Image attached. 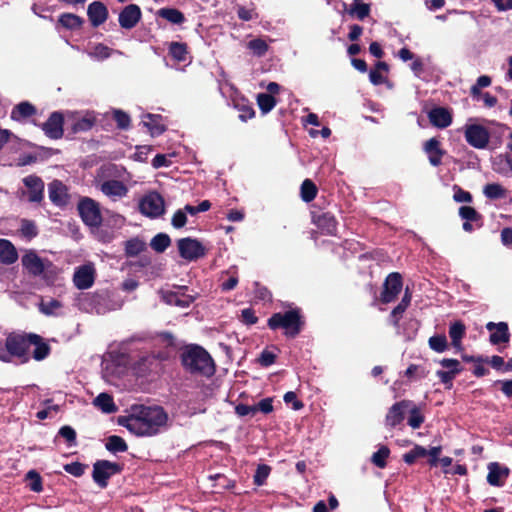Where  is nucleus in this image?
Returning <instances> with one entry per match:
<instances>
[{
  "label": "nucleus",
  "instance_id": "obj_1",
  "mask_svg": "<svg viewBox=\"0 0 512 512\" xmlns=\"http://www.w3.org/2000/svg\"><path fill=\"white\" fill-rule=\"evenodd\" d=\"M168 414L161 406L132 405L127 416H120L118 424L136 436H154L167 425Z\"/></svg>",
  "mask_w": 512,
  "mask_h": 512
},
{
  "label": "nucleus",
  "instance_id": "obj_2",
  "mask_svg": "<svg viewBox=\"0 0 512 512\" xmlns=\"http://www.w3.org/2000/svg\"><path fill=\"white\" fill-rule=\"evenodd\" d=\"M180 362L184 370L191 375L209 378L216 372L215 362L209 352L197 344H189L182 349Z\"/></svg>",
  "mask_w": 512,
  "mask_h": 512
},
{
  "label": "nucleus",
  "instance_id": "obj_3",
  "mask_svg": "<svg viewBox=\"0 0 512 512\" xmlns=\"http://www.w3.org/2000/svg\"><path fill=\"white\" fill-rule=\"evenodd\" d=\"M305 325V316L299 307L273 313L267 320L269 329L273 331L283 329L284 336L290 339L296 338L302 332Z\"/></svg>",
  "mask_w": 512,
  "mask_h": 512
},
{
  "label": "nucleus",
  "instance_id": "obj_4",
  "mask_svg": "<svg viewBox=\"0 0 512 512\" xmlns=\"http://www.w3.org/2000/svg\"><path fill=\"white\" fill-rule=\"evenodd\" d=\"M37 339L35 333L12 332L5 339V347L11 356L18 358L21 363H27L31 358L29 349L32 341Z\"/></svg>",
  "mask_w": 512,
  "mask_h": 512
},
{
  "label": "nucleus",
  "instance_id": "obj_5",
  "mask_svg": "<svg viewBox=\"0 0 512 512\" xmlns=\"http://www.w3.org/2000/svg\"><path fill=\"white\" fill-rule=\"evenodd\" d=\"M123 471V465L109 460H97L93 464L92 479L101 488L108 486L109 479Z\"/></svg>",
  "mask_w": 512,
  "mask_h": 512
},
{
  "label": "nucleus",
  "instance_id": "obj_6",
  "mask_svg": "<svg viewBox=\"0 0 512 512\" xmlns=\"http://www.w3.org/2000/svg\"><path fill=\"white\" fill-rule=\"evenodd\" d=\"M77 209L85 225L93 228L101 226L103 218L98 202L89 197L79 200Z\"/></svg>",
  "mask_w": 512,
  "mask_h": 512
},
{
  "label": "nucleus",
  "instance_id": "obj_7",
  "mask_svg": "<svg viewBox=\"0 0 512 512\" xmlns=\"http://www.w3.org/2000/svg\"><path fill=\"white\" fill-rule=\"evenodd\" d=\"M180 256L187 261H196L206 255V248L195 238L185 237L177 241Z\"/></svg>",
  "mask_w": 512,
  "mask_h": 512
},
{
  "label": "nucleus",
  "instance_id": "obj_8",
  "mask_svg": "<svg viewBox=\"0 0 512 512\" xmlns=\"http://www.w3.org/2000/svg\"><path fill=\"white\" fill-rule=\"evenodd\" d=\"M139 210L150 218H158L165 212L164 198L158 192H151L141 199Z\"/></svg>",
  "mask_w": 512,
  "mask_h": 512
},
{
  "label": "nucleus",
  "instance_id": "obj_9",
  "mask_svg": "<svg viewBox=\"0 0 512 512\" xmlns=\"http://www.w3.org/2000/svg\"><path fill=\"white\" fill-rule=\"evenodd\" d=\"M23 268L32 277L42 276L48 267L52 266L49 260H43L35 251L30 250L21 258Z\"/></svg>",
  "mask_w": 512,
  "mask_h": 512
},
{
  "label": "nucleus",
  "instance_id": "obj_10",
  "mask_svg": "<svg viewBox=\"0 0 512 512\" xmlns=\"http://www.w3.org/2000/svg\"><path fill=\"white\" fill-rule=\"evenodd\" d=\"M464 136L466 142L476 149H485L489 146L487 128L480 124L465 126Z\"/></svg>",
  "mask_w": 512,
  "mask_h": 512
},
{
  "label": "nucleus",
  "instance_id": "obj_11",
  "mask_svg": "<svg viewBox=\"0 0 512 512\" xmlns=\"http://www.w3.org/2000/svg\"><path fill=\"white\" fill-rule=\"evenodd\" d=\"M403 287L402 276L398 272L390 273L383 284V291L381 292L380 301L384 304L393 302Z\"/></svg>",
  "mask_w": 512,
  "mask_h": 512
},
{
  "label": "nucleus",
  "instance_id": "obj_12",
  "mask_svg": "<svg viewBox=\"0 0 512 512\" xmlns=\"http://www.w3.org/2000/svg\"><path fill=\"white\" fill-rule=\"evenodd\" d=\"M412 406L411 400H401L395 402L387 411L385 416V426L388 429H394L400 425H402L405 420V416L408 408Z\"/></svg>",
  "mask_w": 512,
  "mask_h": 512
},
{
  "label": "nucleus",
  "instance_id": "obj_13",
  "mask_svg": "<svg viewBox=\"0 0 512 512\" xmlns=\"http://www.w3.org/2000/svg\"><path fill=\"white\" fill-rule=\"evenodd\" d=\"M312 223L326 235H336L338 222L331 212L312 211Z\"/></svg>",
  "mask_w": 512,
  "mask_h": 512
},
{
  "label": "nucleus",
  "instance_id": "obj_14",
  "mask_svg": "<svg viewBox=\"0 0 512 512\" xmlns=\"http://www.w3.org/2000/svg\"><path fill=\"white\" fill-rule=\"evenodd\" d=\"M64 116L61 112L55 111L50 114L47 121L41 124V129L50 139H60L64 134Z\"/></svg>",
  "mask_w": 512,
  "mask_h": 512
},
{
  "label": "nucleus",
  "instance_id": "obj_15",
  "mask_svg": "<svg viewBox=\"0 0 512 512\" xmlns=\"http://www.w3.org/2000/svg\"><path fill=\"white\" fill-rule=\"evenodd\" d=\"M187 286L178 287L176 291H163L162 292V300L171 306H177L180 308L189 307L193 301L194 297L185 293L187 291Z\"/></svg>",
  "mask_w": 512,
  "mask_h": 512
},
{
  "label": "nucleus",
  "instance_id": "obj_16",
  "mask_svg": "<svg viewBox=\"0 0 512 512\" xmlns=\"http://www.w3.org/2000/svg\"><path fill=\"white\" fill-rule=\"evenodd\" d=\"M488 474L486 480L489 485L494 487L504 486L511 470L509 467L500 464L499 462H490L487 466Z\"/></svg>",
  "mask_w": 512,
  "mask_h": 512
},
{
  "label": "nucleus",
  "instance_id": "obj_17",
  "mask_svg": "<svg viewBox=\"0 0 512 512\" xmlns=\"http://www.w3.org/2000/svg\"><path fill=\"white\" fill-rule=\"evenodd\" d=\"M458 214L461 219L465 220L462 225L465 232L471 233L474 231L473 223L476 224L477 228L483 225V216L472 206H461Z\"/></svg>",
  "mask_w": 512,
  "mask_h": 512
},
{
  "label": "nucleus",
  "instance_id": "obj_18",
  "mask_svg": "<svg viewBox=\"0 0 512 512\" xmlns=\"http://www.w3.org/2000/svg\"><path fill=\"white\" fill-rule=\"evenodd\" d=\"M486 329L491 332L489 341L492 345H499L510 341L511 334L506 322H488Z\"/></svg>",
  "mask_w": 512,
  "mask_h": 512
},
{
  "label": "nucleus",
  "instance_id": "obj_19",
  "mask_svg": "<svg viewBox=\"0 0 512 512\" xmlns=\"http://www.w3.org/2000/svg\"><path fill=\"white\" fill-rule=\"evenodd\" d=\"M142 16L141 9L136 4H129L123 8L119 14V24L124 29L134 28Z\"/></svg>",
  "mask_w": 512,
  "mask_h": 512
},
{
  "label": "nucleus",
  "instance_id": "obj_20",
  "mask_svg": "<svg viewBox=\"0 0 512 512\" xmlns=\"http://www.w3.org/2000/svg\"><path fill=\"white\" fill-rule=\"evenodd\" d=\"M423 150L432 166L438 167L442 164V158L446 151L441 148V142L437 138L433 137L427 140L423 145Z\"/></svg>",
  "mask_w": 512,
  "mask_h": 512
},
{
  "label": "nucleus",
  "instance_id": "obj_21",
  "mask_svg": "<svg viewBox=\"0 0 512 512\" xmlns=\"http://www.w3.org/2000/svg\"><path fill=\"white\" fill-rule=\"evenodd\" d=\"M87 15L93 27H99L108 19L109 12L106 5L100 1H94L87 8Z\"/></svg>",
  "mask_w": 512,
  "mask_h": 512
},
{
  "label": "nucleus",
  "instance_id": "obj_22",
  "mask_svg": "<svg viewBox=\"0 0 512 512\" xmlns=\"http://www.w3.org/2000/svg\"><path fill=\"white\" fill-rule=\"evenodd\" d=\"M24 185L28 189V200L30 202H40L43 199L44 182L35 175H29L23 179Z\"/></svg>",
  "mask_w": 512,
  "mask_h": 512
},
{
  "label": "nucleus",
  "instance_id": "obj_23",
  "mask_svg": "<svg viewBox=\"0 0 512 512\" xmlns=\"http://www.w3.org/2000/svg\"><path fill=\"white\" fill-rule=\"evenodd\" d=\"M430 123L439 129L447 128L452 123V114L445 107H434L428 112Z\"/></svg>",
  "mask_w": 512,
  "mask_h": 512
},
{
  "label": "nucleus",
  "instance_id": "obj_24",
  "mask_svg": "<svg viewBox=\"0 0 512 512\" xmlns=\"http://www.w3.org/2000/svg\"><path fill=\"white\" fill-rule=\"evenodd\" d=\"M50 201L56 206H65L68 202L66 186L60 180H53L48 185Z\"/></svg>",
  "mask_w": 512,
  "mask_h": 512
},
{
  "label": "nucleus",
  "instance_id": "obj_25",
  "mask_svg": "<svg viewBox=\"0 0 512 512\" xmlns=\"http://www.w3.org/2000/svg\"><path fill=\"white\" fill-rule=\"evenodd\" d=\"M73 282L80 290L90 288L94 283V270L89 266H81L74 273Z\"/></svg>",
  "mask_w": 512,
  "mask_h": 512
},
{
  "label": "nucleus",
  "instance_id": "obj_26",
  "mask_svg": "<svg viewBox=\"0 0 512 512\" xmlns=\"http://www.w3.org/2000/svg\"><path fill=\"white\" fill-rule=\"evenodd\" d=\"M100 190L103 194L113 199L122 198L128 193L126 185L119 180L104 181L100 186Z\"/></svg>",
  "mask_w": 512,
  "mask_h": 512
},
{
  "label": "nucleus",
  "instance_id": "obj_27",
  "mask_svg": "<svg viewBox=\"0 0 512 512\" xmlns=\"http://www.w3.org/2000/svg\"><path fill=\"white\" fill-rule=\"evenodd\" d=\"M492 126L487 128L488 141L491 149L499 148L503 143L505 132L509 129L506 124L495 121L489 122Z\"/></svg>",
  "mask_w": 512,
  "mask_h": 512
},
{
  "label": "nucleus",
  "instance_id": "obj_28",
  "mask_svg": "<svg viewBox=\"0 0 512 512\" xmlns=\"http://www.w3.org/2000/svg\"><path fill=\"white\" fill-rule=\"evenodd\" d=\"M18 259V253L15 246L6 239H0V262L5 265H11Z\"/></svg>",
  "mask_w": 512,
  "mask_h": 512
},
{
  "label": "nucleus",
  "instance_id": "obj_29",
  "mask_svg": "<svg viewBox=\"0 0 512 512\" xmlns=\"http://www.w3.org/2000/svg\"><path fill=\"white\" fill-rule=\"evenodd\" d=\"M37 112L36 107L28 101H23L14 106L11 111L10 117L14 121H22L35 115Z\"/></svg>",
  "mask_w": 512,
  "mask_h": 512
},
{
  "label": "nucleus",
  "instance_id": "obj_30",
  "mask_svg": "<svg viewBox=\"0 0 512 512\" xmlns=\"http://www.w3.org/2000/svg\"><path fill=\"white\" fill-rule=\"evenodd\" d=\"M162 117L158 114L148 113L144 116L143 125L149 130L151 136H159L166 131L165 125L161 124Z\"/></svg>",
  "mask_w": 512,
  "mask_h": 512
},
{
  "label": "nucleus",
  "instance_id": "obj_31",
  "mask_svg": "<svg viewBox=\"0 0 512 512\" xmlns=\"http://www.w3.org/2000/svg\"><path fill=\"white\" fill-rule=\"evenodd\" d=\"M36 337L38 339L32 341V345L35 346L32 352V358L36 361H42L50 355L51 347L45 342L42 336L36 334Z\"/></svg>",
  "mask_w": 512,
  "mask_h": 512
},
{
  "label": "nucleus",
  "instance_id": "obj_32",
  "mask_svg": "<svg viewBox=\"0 0 512 512\" xmlns=\"http://www.w3.org/2000/svg\"><path fill=\"white\" fill-rule=\"evenodd\" d=\"M58 23L68 30H78L84 24V19L73 13H62L58 18Z\"/></svg>",
  "mask_w": 512,
  "mask_h": 512
},
{
  "label": "nucleus",
  "instance_id": "obj_33",
  "mask_svg": "<svg viewBox=\"0 0 512 512\" xmlns=\"http://www.w3.org/2000/svg\"><path fill=\"white\" fill-rule=\"evenodd\" d=\"M382 71L388 73L389 65L384 61H378L369 72V80L373 85H382L387 82V78L381 73Z\"/></svg>",
  "mask_w": 512,
  "mask_h": 512
},
{
  "label": "nucleus",
  "instance_id": "obj_34",
  "mask_svg": "<svg viewBox=\"0 0 512 512\" xmlns=\"http://www.w3.org/2000/svg\"><path fill=\"white\" fill-rule=\"evenodd\" d=\"M344 8L346 9L349 16L352 18H357L358 20H364L366 17L370 15L371 7L370 4L355 2L349 8H347V4L343 3Z\"/></svg>",
  "mask_w": 512,
  "mask_h": 512
},
{
  "label": "nucleus",
  "instance_id": "obj_35",
  "mask_svg": "<svg viewBox=\"0 0 512 512\" xmlns=\"http://www.w3.org/2000/svg\"><path fill=\"white\" fill-rule=\"evenodd\" d=\"M94 405L107 414L115 413L117 411V406L114 403L113 397L108 393H100L94 399Z\"/></svg>",
  "mask_w": 512,
  "mask_h": 512
},
{
  "label": "nucleus",
  "instance_id": "obj_36",
  "mask_svg": "<svg viewBox=\"0 0 512 512\" xmlns=\"http://www.w3.org/2000/svg\"><path fill=\"white\" fill-rule=\"evenodd\" d=\"M96 117L93 113H86L82 118L77 119L72 125L73 133L87 132L93 128Z\"/></svg>",
  "mask_w": 512,
  "mask_h": 512
},
{
  "label": "nucleus",
  "instance_id": "obj_37",
  "mask_svg": "<svg viewBox=\"0 0 512 512\" xmlns=\"http://www.w3.org/2000/svg\"><path fill=\"white\" fill-rule=\"evenodd\" d=\"M466 327L462 321H455L449 327V336L455 348H461V340L465 336Z\"/></svg>",
  "mask_w": 512,
  "mask_h": 512
},
{
  "label": "nucleus",
  "instance_id": "obj_38",
  "mask_svg": "<svg viewBox=\"0 0 512 512\" xmlns=\"http://www.w3.org/2000/svg\"><path fill=\"white\" fill-rule=\"evenodd\" d=\"M407 412L409 413V416H408V420H407V424L412 428V429H418L421 427V425L424 423L425 421V417L420 409L419 406H417L413 401H412V406H410V408H408Z\"/></svg>",
  "mask_w": 512,
  "mask_h": 512
},
{
  "label": "nucleus",
  "instance_id": "obj_39",
  "mask_svg": "<svg viewBox=\"0 0 512 512\" xmlns=\"http://www.w3.org/2000/svg\"><path fill=\"white\" fill-rule=\"evenodd\" d=\"M169 55L177 62H185L187 60L188 46L183 42H171L169 44Z\"/></svg>",
  "mask_w": 512,
  "mask_h": 512
},
{
  "label": "nucleus",
  "instance_id": "obj_40",
  "mask_svg": "<svg viewBox=\"0 0 512 512\" xmlns=\"http://www.w3.org/2000/svg\"><path fill=\"white\" fill-rule=\"evenodd\" d=\"M145 249L146 243L138 237L131 238L125 242L124 251L127 257L138 256Z\"/></svg>",
  "mask_w": 512,
  "mask_h": 512
},
{
  "label": "nucleus",
  "instance_id": "obj_41",
  "mask_svg": "<svg viewBox=\"0 0 512 512\" xmlns=\"http://www.w3.org/2000/svg\"><path fill=\"white\" fill-rule=\"evenodd\" d=\"M317 193H318V188L311 179H305L302 182L301 188H300V195H301V199L304 202L309 203V202L313 201L316 198Z\"/></svg>",
  "mask_w": 512,
  "mask_h": 512
},
{
  "label": "nucleus",
  "instance_id": "obj_42",
  "mask_svg": "<svg viewBox=\"0 0 512 512\" xmlns=\"http://www.w3.org/2000/svg\"><path fill=\"white\" fill-rule=\"evenodd\" d=\"M158 15L173 24H182L185 21L184 14L176 8H161Z\"/></svg>",
  "mask_w": 512,
  "mask_h": 512
},
{
  "label": "nucleus",
  "instance_id": "obj_43",
  "mask_svg": "<svg viewBox=\"0 0 512 512\" xmlns=\"http://www.w3.org/2000/svg\"><path fill=\"white\" fill-rule=\"evenodd\" d=\"M106 449L109 452L117 453V452H126L128 450V445L125 440L118 435H111L107 438V442L105 444Z\"/></svg>",
  "mask_w": 512,
  "mask_h": 512
},
{
  "label": "nucleus",
  "instance_id": "obj_44",
  "mask_svg": "<svg viewBox=\"0 0 512 512\" xmlns=\"http://www.w3.org/2000/svg\"><path fill=\"white\" fill-rule=\"evenodd\" d=\"M171 245V238L166 233H158L151 242V248L157 253H163Z\"/></svg>",
  "mask_w": 512,
  "mask_h": 512
},
{
  "label": "nucleus",
  "instance_id": "obj_45",
  "mask_svg": "<svg viewBox=\"0 0 512 512\" xmlns=\"http://www.w3.org/2000/svg\"><path fill=\"white\" fill-rule=\"evenodd\" d=\"M235 108L240 112L239 118L245 122L255 116V110L252 105L245 99L234 101Z\"/></svg>",
  "mask_w": 512,
  "mask_h": 512
},
{
  "label": "nucleus",
  "instance_id": "obj_46",
  "mask_svg": "<svg viewBox=\"0 0 512 512\" xmlns=\"http://www.w3.org/2000/svg\"><path fill=\"white\" fill-rule=\"evenodd\" d=\"M390 455V449L386 445H382L372 454L371 462L378 468L383 469L387 466V459Z\"/></svg>",
  "mask_w": 512,
  "mask_h": 512
},
{
  "label": "nucleus",
  "instance_id": "obj_47",
  "mask_svg": "<svg viewBox=\"0 0 512 512\" xmlns=\"http://www.w3.org/2000/svg\"><path fill=\"white\" fill-rule=\"evenodd\" d=\"M26 481H28L27 487L36 493L43 491V481L41 475L36 470H30L25 475Z\"/></svg>",
  "mask_w": 512,
  "mask_h": 512
},
{
  "label": "nucleus",
  "instance_id": "obj_48",
  "mask_svg": "<svg viewBox=\"0 0 512 512\" xmlns=\"http://www.w3.org/2000/svg\"><path fill=\"white\" fill-rule=\"evenodd\" d=\"M247 48L252 51L256 57H263L269 49V45L262 38H255L247 43Z\"/></svg>",
  "mask_w": 512,
  "mask_h": 512
},
{
  "label": "nucleus",
  "instance_id": "obj_49",
  "mask_svg": "<svg viewBox=\"0 0 512 512\" xmlns=\"http://www.w3.org/2000/svg\"><path fill=\"white\" fill-rule=\"evenodd\" d=\"M257 103L263 113L270 112L276 106V99L268 93H260L257 96Z\"/></svg>",
  "mask_w": 512,
  "mask_h": 512
},
{
  "label": "nucleus",
  "instance_id": "obj_50",
  "mask_svg": "<svg viewBox=\"0 0 512 512\" xmlns=\"http://www.w3.org/2000/svg\"><path fill=\"white\" fill-rule=\"evenodd\" d=\"M483 193L489 199H500L506 196V189L498 183H490L485 185Z\"/></svg>",
  "mask_w": 512,
  "mask_h": 512
},
{
  "label": "nucleus",
  "instance_id": "obj_51",
  "mask_svg": "<svg viewBox=\"0 0 512 512\" xmlns=\"http://www.w3.org/2000/svg\"><path fill=\"white\" fill-rule=\"evenodd\" d=\"M20 232L27 240H31L38 235V229L35 222L28 219L21 220Z\"/></svg>",
  "mask_w": 512,
  "mask_h": 512
},
{
  "label": "nucleus",
  "instance_id": "obj_52",
  "mask_svg": "<svg viewBox=\"0 0 512 512\" xmlns=\"http://www.w3.org/2000/svg\"><path fill=\"white\" fill-rule=\"evenodd\" d=\"M429 347L438 353H442L448 349L447 338L444 334L434 335L429 338Z\"/></svg>",
  "mask_w": 512,
  "mask_h": 512
},
{
  "label": "nucleus",
  "instance_id": "obj_53",
  "mask_svg": "<svg viewBox=\"0 0 512 512\" xmlns=\"http://www.w3.org/2000/svg\"><path fill=\"white\" fill-rule=\"evenodd\" d=\"M425 456H427V449L420 445H416L413 449L403 455V461L408 465H412L418 458Z\"/></svg>",
  "mask_w": 512,
  "mask_h": 512
},
{
  "label": "nucleus",
  "instance_id": "obj_54",
  "mask_svg": "<svg viewBox=\"0 0 512 512\" xmlns=\"http://www.w3.org/2000/svg\"><path fill=\"white\" fill-rule=\"evenodd\" d=\"M270 472L271 467L269 465L259 464L253 476L254 484L257 486H262L266 482Z\"/></svg>",
  "mask_w": 512,
  "mask_h": 512
},
{
  "label": "nucleus",
  "instance_id": "obj_55",
  "mask_svg": "<svg viewBox=\"0 0 512 512\" xmlns=\"http://www.w3.org/2000/svg\"><path fill=\"white\" fill-rule=\"evenodd\" d=\"M113 119L115 120L117 127L121 130H127L130 127L131 119L130 116L123 110L116 109L113 111Z\"/></svg>",
  "mask_w": 512,
  "mask_h": 512
},
{
  "label": "nucleus",
  "instance_id": "obj_56",
  "mask_svg": "<svg viewBox=\"0 0 512 512\" xmlns=\"http://www.w3.org/2000/svg\"><path fill=\"white\" fill-rule=\"evenodd\" d=\"M457 370H438L436 371V376L440 379L441 383L445 385L446 389H451L453 386V380L458 375Z\"/></svg>",
  "mask_w": 512,
  "mask_h": 512
},
{
  "label": "nucleus",
  "instance_id": "obj_57",
  "mask_svg": "<svg viewBox=\"0 0 512 512\" xmlns=\"http://www.w3.org/2000/svg\"><path fill=\"white\" fill-rule=\"evenodd\" d=\"M87 467L88 466L86 464H83L78 461L68 463L63 466L64 470L67 473L73 475L74 477H81L85 473Z\"/></svg>",
  "mask_w": 512,
  "mask_h": 512
},
{
  "label": "nucleus",
  "instance_id": "obj_58",
  "mask_svg": "<svg viewBox=\"0 0 512 512\" xmlns=\"http://www.w3.org/2000/svg\"><path fill=\"white\" fill-rule=\"evenodd\" d=\"M453 199L457 203H471L473 200L472 194L468 191L463 190L458 185H454Z\"/></svg>",
  "mask_w": 512,
  "mask_h": 512
},
{
  "label": "nucleus",
  "instance_id": "obj_59",
  "mask_svg": "<svg viewBox=\"0 0 512 512\" xmlns=\"http://www.w3.org/2000/svg\"><path fill=\"white\" fill-rule=\"evenodd\" d=\"M58 434L67 441L69 446L76 444V431L71 426H62L59 429Z\"/></svg>",
  "mask_w": 512,
  "mask_h": 512
},
{
  "label": "nucleus",
  "instance_id": "obj_60",
  "mask_svg": "<svg viewBox=\"0 0 512 512\" xmlns=\"http://www.w3.org/2000/svg\"><path fill=\"white\" fill-rule=\"evenodd\" d=\"M276 358H277L276 354H274L273 352H271L267 349H264L258 357V363L262 367H269L275 363Z\"/></svg>",
  "mask_w": 512,
  "mask_h": 512
},
{
  "label": "nucleus",
  "instance_id": "obj_61",
  "mask_svg": "<svg viewBox=\"0 0 512 512\" xmlns=\"http://www.w3.org/2000/svg\"><path fill=\"white\" fill-rule=\"evenodd\" d=\"M237 16L242 21H250L259 17L254 8L248 9L244 6H239L237 8Z\"/></svg>",
  "mask_w": 512,
  "mask_h": 512
},
{
  "label": "nucleus",
  "instance_id": "obj_62",
  "mask_svg": "<svg viewBox=\"0 0 512 512\" xmlns=\"http://www.w3.org/2000/svg\"><path fill=\"white\" fill-rule=\"evenodd\" d=\"M172 226L176 229L184 227L187 223L186 213L182 209H178L172 217Z\"/></svg>",
  "mask_w": 512,
  "mask_h": 512
},
{
  "label": "nucleus",
  "instance_id": "obj_63",
  "mask_svg": "<svg viewBox=\"0 0 512 512\" xmlns=\"http://www.w3.org/2000/svg\"><path fill=\"white\" fill-rule=\"evenodd\" d=\"M439 364L450 371H454L455 369L457 370V373H461L463 371V367L457 359L444 358L439 361Z\"/></svg>",
  "mask_w": 512,
  "mask_h": 512
},
{
  "label": "nucleus",
  "instance_id": "obj_64",
  "mask_svg": "<svg viewBox=\"0 0 512 512\" xmlns=\"http://www.w3.org/2000/svg\"><path fill=\"white\" fill-rule=\"evenodd\" d=\"M257 409L259 412L268 415L273 412V398L267 397L262 400H260L257 404Z\"/></svg>",
  "mask_w": 512,
  "mask_h": 512
}]
</instances>
